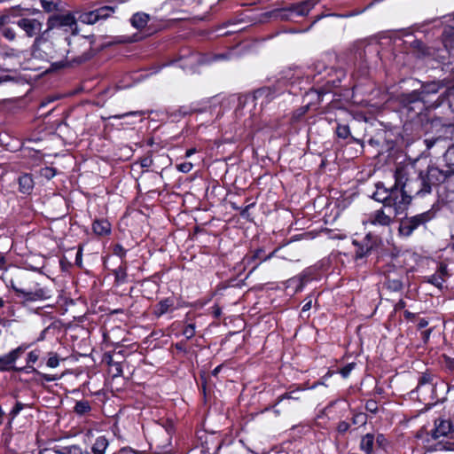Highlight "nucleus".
Returning <instances> with one entry per match:
<instances>
[{"instance_id":"f257e3e1","label":"nucleus","mask_w":454,"mask_h":454,"mask_svg":"<svg viewBox=\"0 0 454 454\" xmlns=\"http://www.w3.org/2000/svg\"><path fill=\"white\" fill-rule=\"evenodd\" d=\"M413 167L399 166L395 168V184L387 187L399 198L406 200L405 208L410 206L413 197H425L432 192V187L444 183L454 175V169L447 167L446 169L429 166L426 171H419L415 176Z\"/></svg>"},{"instance_id":"f03ea898","label":"nucleus","mask_w":454,"mask_h":454,"mask_svg":"<svg viewBox=\"0 0 454 454\" xmlns=\"http://www.w3.org/2000/svg\"><path fill=\"white\" fill-rule=\"evenodd\" d=\"M375 187L376 190L372 198L380 202L382 207L370 214L368 222L372 225L390 226L398 215L407 210L405 208L406 200L403 198L398 199L397 195L391 192L383 183L376 184Z\"/></svg>"},{"instance_id":"7ed1b4c3","label":"nucleus","mask_w":454,"mask_h":454,"mask_svg":"<svg viewBox=\"0 0 454 454\" xmlns=\"http://www.w3.org/2000/svg\"><path fill=\"white\" fill-rule=\"evenodd\" d=\"M445 85L443 81L423 82L419 90L399 95L397 100L403 111H406L409 118L413 119L426 108V98L431 94L438 93Z\"/></svg>"},{"instance_id":"20e7f679","label":"nucleus","mask_w":454,"mask_h":454,"mask_svg":"<svg viewBox=\"0 0 454 454\" xmlns=\"http://www.w3.org/2000/svg\"><path fill=\"white\" fill-rule=\"evenodd\" d=\"M442 43L443 48L434 45H427L421 41H414L413 50L417 56L427 60H434L438 63L445 64L449 62V58H454V27H446L442 34Z\"/></svg>"},{"instance_id":"39448f33","label":"nucleus","mask_w":454,"mask_h":454,"mask_svg":"<svg viewBox=\"0 0 454 454\" xmlns=\"http://www.w3.org/2000/svg\"><path fill=\"white\" fill-rule=\"evenodd\" d=\"M18 297H22L26 301H36L50 298L49 292L41 287L33 280V277L27 272H20L15 278H12L9 286Z\"/></svg>"},{"instance_id":"423d86ee","label":"nucleus","mask_w":454,"mask_h":454,"mask_svg":"<svg viewBox=\"0 0 454 454\" xmlns=\"http://www.w3.org/2000/svg\"><path fill=\"white\" fill-rule=\"evenodd\" d=\"M321 0H305L287 7L276 9L270 13L271 18L283 21H296L298 18L307 16Z\"/></svg>"},{"instance_id":"0eeeda50","label":"nucleus","mask_w":454,"mask_h":454,"mask_svg":"<svg viewBox=\"0 0 454 454\" xmlns=\"http://www.w3.org/2000/svg\"><path fill=\"white\" fill-rule=\"evenodd\" d=\"M433 218V214L427 211L412 216H405L400 220L398 234L409 238L419 227L426 225Z\"/></svg>"},{"instance_id":"6e6552de","label":"nucleus","mask_w":454,"mask_h":454,"mask_svg":"<svg viewBox=\"0 0 454 454\" xmlns=\"http://www.w3.org/2000/svg\"><path fill=\"white\" fill-rule=\"evenodd\" d=\"M77 20L71 12L66 14H54L48 18L47 31L60 29L66 33L76 27Z\"/></svg>"},{"instance_id":"1a4fd4ad","label":"nucleus","mask_w":454,"mask_h":454,"mask_svg":"<svg viewBox=\"0 0 454 454\" xmlns=\"http://www.w3.org/2000/svg\"><path fill=\"white\" fill-rule=\"evenodd\" d=\"M115 12L113 6H101L92 11L82 12L78 16V20L83 24L93 25L99 20H105Z\"/></svg>"},{"instance_id":"9d476101","label":"nucleus","mask_w":454,"mask_h":454,"mask_svg":"<svg viewBox=\"0 0 454 454\" xmlns=\"http://www.w3.org/2000/svg\"><path fill=\"white\" fill-rule=\"evenodd\" d=\"M28 348V345L22 344L16 348L11 350L9 353L0 356V372H21L22 368L15 366L16 361L25 353Z\"/></svg>"},{"instance_id":"9b49d317","label":"nucleus","mask_w":454,"mask_h":454,"mask_svg":"<svg viewBox=\"0 0 454 454\" xmlns=\"http://www.w3.org/2000/svg\"><path fill=\"white\" fill-rule=\"evenodd\" d=\"M17 25L25 32L28 37H35V43L40 39V33L43 29V22L37 19L22 18L17 21Z\"/></svg>"},{"instance_id":"f8f14e48","label":"nucleus","mask_w":454,"mask_h":454,"mask_svg":"<svg viewBox=\"0 0 454 454\" xmlns=\"http://www.w3.org/2000/svg\"><path fill=\"white\" fill-rule=\"evenodd\" d=\"M353 244L357 247L355 253V259L359 260L367 256L371 253L376 245V241L372 240L371 234H367L362 243L354 240Z\"/></svg>"},{"instance_id":"ddd939ff","label":"nucleus","mask_w":454,"mask_h":454,"mask_svg":"<svg viewBox=\"0 0 454 454\" xmlns=\"http://www.w3.org/2000/svg\"><path fill=\"white\" fill-rule=\"evenodd\" d=\"M279 92L276 87H262L254 92V99L255 101L261 100V105L270 103Z\"/></svg>"},{"instance_id":"4468645a","label":"nucleus","mask_w":454,"mask_h":454,"mask_svg":"<svg viewBox=\"0 0 454 454\" xmlns=\"http://www.w3.org/2000/svg\"><path fill=\"white\" fill-rule=\"evenodd\" d=\"M435 427L432 430L431 435L434 440L439 439L442 436H448L452 434V426L450 420L437 419L435 420Z\"/></svg>"},{"instance_id":"2eb2a0df","label":"nucleus","mask_w":454,"mask_h":454,"mask_svg":"<svg viewBox=\"0 0 454 454\" xmlns=\"http://www.w3.org/2000/svg\"><path fill=\"white\" fill-rule=\"evenodd\" d=\"M175 299L168 297L160 300L154 307L153 314L157 317H160L162 315L175 310Z\"/></svg>"},{"instance_id":"dca6fc26","label":"nucleus","mask_w":454,"mask_h":454,"mask_svg":"<svg viewBox=\"0 0 454 454\" xmlns=\"http://www.w3.org/2000/svg\"><path fill=\"white\" fill-rule=\"evenodd\" d=\"M93 231L99 236L107 235L111 231V224L107 220H96L92 224Z\"/></svg>"},{"instance_id":"f3484780","label":"nucleus","mask_w":454,"mask_h":454,"mask_svg":"<svg viewBox=\"0 0 454 454\" xmlns=\"http://www.w3.org/2000/svg\"><path fill=\"white\" fill-rule=\"evenodd\" d=\"M149 20L150 17L147 13L137 12L131 17L130 23L135 28L142 29L147 25Z\"/></svg>"},{"instance_id":"a211bd4d","label":"nucleus","mask_w":454,"mask_h":454,"mask_svg":"<svg viewBox=\"0 0 454 454\" xmlns=\"http://www.w3.org/2000/svg\"><path fill=\"white\" fill-rule=\"evenodd\" d=\"M20 192L25 194L30 193L34 187L33 178L28 174H24L19 177Z\"/></svg>"},{"instance_id":"6ab92c4d","label":"nucleus","mask_w":454,"mask_h":454,"mask_svg":"<svg viewBox=\"0 0 454 454\" xmlns=\"http://www.w3.org/2000/svg\"><path fill=\"white\" fill-rule=\"evenodd\" d=\"M109 445V442L106 436H99L95 440L91 447V451L93 454H105L106 450Z\"/></svg>"},{"instance_id":"aec40b11","label":"nucleus","mask_w":454,"mask_h":454,"mask_svg":"<svg viewBox=\"0 0 454 454\" xmlns=\"http://www.w3.org/2000/svg\"><path fill=\"white\" fill-rule=\"evenodd\" d=\"M374 446V435L372 434H366L362 437L360 442V449L366 454L372 453Z\"/></svg>"},{"instance_id":"412c9836","label":"nucleus","mask_w":454,"mask_h":454,"mask_svg":"<svg viewBox=\"0 0 454 454\" xmlns=\"http://www.w3.org/2000/svg\"><path fill=\"white\" fill-rule=\"evenodd\" d=\"M56 450L59 454H89L88 452H83L81 446L74 444V445H56Z\"/></svg>"},{"instance_id":"4be33fe9","label":"nucleus","mask_w":454,"mask_h":454,"mask_svg":"<svg viewBox=\"0 0 454 454\" xmlns=\"http://www.w3.org/2000/svg\"><path fill=\"white\" fill-rule=\"evenodd\" d=\"M90 411L91 406L90 402L87 400L77 401L74 407V411L79 416H83L89 413Z\"/></svg>"},{"instance_id":"5701e85b","label":"nucleus","mask_w":454,"mask_h":454,"mask_svg":"<svg viewBox=\"0 0 454 454\" xmlns=\"http://www.w3.org/2000/svg\"><path fill=\"white\" fill-rule=\"evenodd\" d=\"M384 286L392 292H399L403 289V285L400 278H391L390 276H387Z\"/></svg>"},{"instance_id":"b1692460","label":"nucleus","mask_w":454,"mask_h":454,"mask_svg":"<svg viewBox=\"0 0 454 454\" xmlns=\"http://www.w3.org/2000/svg\"><path fill=\"white\" fill-rule=\"evenodd\" d=\"M204 61L198 53H190L185 58V62L181 65L183 68H192L197 64H202Z\"/></svg>"},{"instance_id":"393cba45","label":"nucleus","mask_w":454,"mask_h":454,"mask_svg":"<svg viewBox=\"0 0 454 454\" xmlns=\"http://www.w3.org/2000/svg\"><path fill=\"white\" fill-rule=\"evenodd\" d=\"M43 9L47 12H51L58 10L59 0H41Z\"/></svg>"},{"instance_id":"a878e982","label":"nucleus","mask_w":454,"mask_h":454,"mask_svg":"<svg viewBox=\"0 0 454 454\" xmlns=\"http://www.w3.org/2000/svg\"><path fill=\"white\" fill-rule=\"evenodd\" d=\"M336 134L340 138H348L350 136L349 127L344 124H338L336 127Z\"/></svg>"},{"instance_id":"bb28decb","label":"nucleus","mask_w":454,"mask_h":454,"mask_svg":"<svg viewBox=\"0 0 454 454\" xmlns=\"http://www.w3.org/2000/svg\"><path fill=\"white\" fill-rule=\"evenodd\" d=\"M127 266L126 262L122 263L114 270V275L117 280L124 282L127 278Z\"/></svg>"},{"instance_id":"cd10ccee","label":"nucleus","mask_w":454,"mask_h":454,"mask_svg":"<svg viewBox=\"0 0 454 454\" xmlns=\"http://www.w3.org/2000/svg\"><path fill=\"white\" fill-rule=\"evenodd\" d=\"M367 422V416L365 413L359 412L353 415L352 423L354 425L364 426Z\"/></svg>"},{"instance_id":"c85d7f7f","label":"nucleus","mask_w":454,"mask_h":454,"mask_svg":"<svg viewBox=\"0 0 454 454\" xmlns=\"http://www.w3.org/2000/svg\"><path fill=\"white\" fill-rule=\"evenodd\" d=\"M39 356H40L39 350H32L27 354V368H29L31 370H32V368H34L33 366L30 365V364H35V362H37V360L39 359Z\"/></svg>"},{"instance_id":"c756f323","label":"nucleus","mask_w":454,"mask_h":454,"mask_svg":"<svg viewBox=\"0 0 454 454\" xmlns=\"http://www.w3.org/2000/svg\"><path fill=\"white\" fill-rule=\"evenodd\" d=\"M433 374L425 372L422 375L419 376L418 386H424L427 384H432L433 383Z\"/></svg>"},{"instance_id":"7c9ffc66","label":"nucleus","mask_w":454,"mask_h":454,"mask_svg":"<svg viewBox=\"0 0 454 454\" xmlns=\"http://www.w3.org/2000/svg\"><path fill=\"white\" fill-rule=\"evenodd\" d=\"M47 360V366L50 368H56L59 364V358L56 353H50Z\"/></svg>"},{"instance_id":"2f4dec72","label":"nucleus","mask_w":454,"mask_h":454,"mask_svg":"<svg viewBox=\"0 0 454 454\" xmlns=\"http://www.w3.org/2000/svg\"><path fill=\"white\" fill-rule=\"evenodd\" d=\"M195 329L196 327L194 324H189L184 327L183 334L185 336L187 340H190L195 335Z\"/></svg>"},{"instance_id":"473e14b6","label":"nucleus","mask_w":454,"mask_h":454,"mask_svg":"<svg viewBox=\"0 0 454 454\" xmlns=\"http://www.w3.org/2000/svg\"><path fill=\"white\" fill-rule=\"evenodd\" d=\"M427 282L434 285V286H436L438 288H442L443 279L440 275L434 274V275L428 277Z\"/></svg>"},{"instance_id":"72a5a7b5","label":"nucleus","mask_w":454,"mask_h":454,"mask_svg":"<svg viewBox=\"0 0 454 454\" xmlns=\"http://www.w3.org/2000/svg\"><path fill=\"white\" fill-rule=\"evenodd\" d=\"M32 372L36 373L38 376H40L41 379H43V380H45L47 382L55 381V380L59 379L56 375H51V374H46V373L40 372L35 368H32Z\"/></svg>"},{"instance_id":"f704fd0d","label":"nucleus","mask_w":454,"mask_h":454,"mask_svg":"<svg viewBox=\"0 0 454 454\" xmlns=\"http://www.w3.org/2000/svg\"><path fill=\"white\" fill-rule=\"evenodd\" d=\"M1 35L9 41H13L16 37V33L12 27H5L0 31Z\"/></svg>"},{"instance_id":"c9c22d12","label":"nucleus","mask_w":454,"mask_h":454,"mask_svg":"<svg viewBox=\"0 0 454 454\" xmlns=\"http://www.w3.org/2000/svg\"><path fill=\"white\" fill-rule=\"evenodd\" d=\"M355 367H356L355 363L348 364L347 365H345L344 367H342L340 370V373L344 379H346L349 376L350 372L354 370Z\"/></svg>"},{"instance_id":"e433bc0d","label":"nucleus","mask_w":454,"mask_h":454,"mask_svg":"<svg viewBox=\"0 0 454 454\" xmlns=\"http://www.w3.org/2000/svg\"><path fill=\"white\" fill-rule=\"evenodd\" d=\"M24 407H25L24 403H22L20 402H17L10 412L11 419H15L18 416V414L24 409Z\"/></svg>"},{"instance_id":"4c0bfd02","label":"nucleus","mask_w":454,"mask_h":454,"mask_svg":"<svg viewBox=\"0 0 454 454\" xmlns=\"http://www.w3.org/2000/svg\"><path fill=\"white\" fill-rule=\"evenodd\" d=\"M142 114H143V112H140V111H131V112L124 113V114H115V115L111 116L110 118L120 120V119H122V118H125V117H128V116H140Z\"/></svg>"},{"instance_id":"58836bf2","label":"nucleus","mask_w":454,"mask_h":454,"mask_svg":"<svg viewBox=\"0 0 454 454\" xmlns=\"http://www.w3.org/2000/svg\"><path fill=\"white\" fill-rule=\"evenodd\" d=\"M365 409L367 411L376 413L378 411V403L374 400H368L365 403Z\"/></svg>"},{"instance_id":"ea45409f","label":"nucleus","mask_w":454,"mask_h":454,"mask_svg":"<svg viewBox=\"0 0 454 454\" xmlns=\"http://www.w3.org/2000/svg\"><path fill=\"white\" fill-rule=\"evenodd\" d=\"M350 427V425L348 422L347 421H340L338 426H337V432L340 434H345Z\"/></svg>"},{"instance_id":"a19ab883","label":"nucleus","mask_w":454,"mask_h":454,"mask_svg":"<svg viewBox=\"0 0 454 454\" xmlns=\"http://www.w3.org/2000/svg\"><path fill=\"white\" fill-rule=\"evenodd\" d=\"M126 253H127V250L124 249L122 246H121L119 244L114 246V254L115 255H118L119 257L123 258V257H125Z\"/></svg>"},{"instance_id":"79ce46f5","label":"nucleus","mask_w":454,"mask_h":454,"mask_svg":"<svg viewBox=\"0 0 454 454\" xmlns=\"http://www.w3.org/2000/svg\"><path fill=\"white\" fill-rule=\"evenodd\" d=\"M295 392L293 391V392H289V393H286L282 395H280L278 398V403H279L280 402H282L284 399H294V400H298L299 399V396H296L295 395Z\"/></svg>"},{"instance_id":"37998d69","label":"nucleus","mask_w":454,"mask_h":454,"mask_svg":"<svg viewBox=\"0 0 454 454\" xmlns=\"http://www.w3.org/2000/svg\"><path fill=\"white\" fill-rule=\"evenodd\" d=\"M192 164L191 162H184L177 166V169L183 173H188L192 170Z\"/></svg>"},{"instance_id":"c03bdc74","label":"nucleus","mask_w":454,"mask_h":454,"mask_svg":"<svg viewBox=\"0 0 454 454\" xmlns=\"http://www.w3.org/2000/svg\"><path fill=\"white\" fill-rule=\"evenodd\" d=\"M444 100H445V95L442 94L438 97V98L434 103L429 105L427 107L431 108V109H435V108L439 107Z\"/></svg>"},{"instance_id":"a18cd8bd","label":"nucleus","mask_w":454,"mask_h":454,"mask_svg":"<svg viewBox=\"0 0 454 454\" xmlns=\"http://www.w3.org/2000/svg\"><path fill=\"white\" fill-rule=\"evenodd\" d=\"M308 110V106L301 107L298 110H296L293 114V119L299 120L301 116H303Z\"/></svg>"},{"instance_id":"49530a36","label":"nucleus","mask_w":454,"mask_h":454,"mask_svg":"<svg viewBox=\"0 0 454 454\" xmlns=\"http://www.w3.org/2000/svg\"><path fill=\"white\" fill-rule=\"evenodd\" d=\"M10 21V16L8 15H2L0 16V31L6 27V25L9 23Z\"/></svg>"},{"instance_id":"de8ad7c7","label":"nucleus","mask_w":454,"mask_h":454,"mask_svg":"<svg viewBox=\"0 0 454 454\" xmlns=\"http://www.w3.org/2000/svg\"><path fill=\"white\" fill-rule=\"evenodd\" d=\"M263 251L262 249H257L254 254L247 258L248 262L254 261L255 259H260V255Z\"/></svg>"},{"instance_id":"09e8293b","label":"nucleus","mask_w":454,"mask_h":454,"mask_svg":"<svg viewBox=\"0 0 454 454\" xmlns=\"http://www.w3.org/2000/svg\"><path fill=\"white\" fill-rule=\"evenodd\" d=\"M38 454H59V452L56 450V446L51 449H44L41 450Z\"/></svg>"},{"instance_id":"8fccbe9b","label":"nucleus","mask_w":454,"mask_h":454,"mask_svg":"<svg viewBox=\"0 0 454 454\" xmlns=\"http://www.w3.org/2000/svg\"><path fill=\"white\" fill-rule=\"evenodd\" d=\"M432 333V329H427L422 333V338L424 342H427Z\"/></svg>"},{"instance_id":"3c124183","label":"nucleus","mask_w":454,"mask_h":454,"mask_svg":"<svg viewBox=\"0 0 454 454\" xmlns=\"http://www.w3.org/2000/svg\"><path fill=\"white\" fill-rule=\"evenodd\" d=\"M254 203H251V204H249V205L246 206L243 209H241V211H240V215H241V216L245 217V216L247 215L248 210H249L252 207H254Z\"/></svg>"},{"instance_id":"603ef678","label":"nucleus","mask_w":454,"mask_h":454,"mask_svg":"<svg viewBox=\"0 0 454 454\" xmlns=\"http://www.w3.org/2000/svg\"><path fill=\"white\" fill-rule=\"evenodd\" d=\"M428 325V321L426 318H420L418 324V328L422 329Z\"/></svg>"},{"instance_id":"864d4df0","label":"nucleus","mask_w":454,"mask_h":454,"mask_svg":"<svg viewBox=\"0 0 454 454\" xmlns=\"http://www.w3.org/2000/svg\"><path fill=\"white\" fill-rule=\"evenodd\" d=\"M404 317H405V318L407 320L412 321V320H414L416 315L414 313H411V312L408 311V310H405L404 311Z\"/></svg>"},{"instance_id":"5fc2aeb1","label":"nucleus","mask_w":454,"mask_h":454,"mask_svg":"<svg viewBox=\"0 0 454 454\" xmlns=\"http://www.w3.org/2000/svg\"><path fill=\"white\" fill-rule=\"evenodd\" d=\"M274 254H275V251H274V252H272V253H270L269 255H267V256H266V257H264L263 259H262L260 262L256 263V264L253 267L252 270H255V269L258 267V265H259L262 262H263V261H267V260L270 259L271 257H273Z\"/></svg>"},{"instance_id":"6e6d98bb","label":"nucleus","mask_w":454,"mask_h":454,"mask_svg":"<svg viewBox=\"0 0 454 454\" xmlns=\"http://www.w3.org/2000/svg\"><path fill=\"white\" fill-rule=\"evenodd\" d=\"M55 175L54 173V170L52 168H45V176L47 178H51L53 176Z\"/></svg>"},{"instance_id":"4d7b16f0","label":"nucleus","mask_w":454,"mask_h":454,"mask_svg":"<svg viewBox=\"0 0 454 454\" xmlns=\"http://www.w3.org/2000/svg\"><path fill=\"white\" fill-rule=\"evenodd\" d=\"M5 265H6V260H5L4 256L0 255V269L5 270L6 269Z\"/></svg>"},{"instance_id":"13d9d810","label":"nucleus","mask_w":454,"mask_h":454,"mask_svg":"<svg viewBox=\"0 0 454 454\" xmlns=\"http://www.w3.org/2000/svg\"><path fill=\"white\" fill-rule=\"evenodd\" d=\"M311 303H312V301L309 300V301H307L303 306H302V311H307L309 310L310 308H311Z\"/></svg>"},{"instance_id":"bf43d9fd","label":"nucleus","mask_w":454,"mask_h":454,"mask_svg":"<svg viewBox=\"0 0 454 454\" xmlns=\"http://www.w3.org/2000/svg\"><path fill=\"white\" fill-rule=\"evenodd\" d=\"M196 153V149L195 148H191V149H188L186 152H185V157H191L192 154H194Z\"/></svg>"},{"instance_id":"052dcab7","label":"nucleus","mask_w":454,"mask_h":454,"mask_svg":"<svg viewBox=\"0 0 454 454\" xmlns=\"http://www.w3.org/2000/svg\"><path fill=\"white\" fill-rule=\"evenodd\" d=\"M213 309H214V311H213V312H214V315H215L216 317H220V315H221V313H222L221 309H220L219 307L215 306V307H214V308H213Z\"/></svg>"},{"instance_id":"680f3d73","label":"nucleus","mask_w":454,"mask_h":454,"mask_svg":"<svg viewBox=\"0 0 454 454\" xmlns=\"http://www.w3.org/2000/svg\"><path fill=\"white\" fill-rule=\"evenodd\" d=\"M223 365H218L216 366L213 371H212V375L213 376H217L218 373L220 372L221 369H222Z\"/></svg>"},{"instance_id":"e2e57ef3","label":"nucleus","mask_w":454,"mask_h":454,"mask_svg":"<svg viewBox=\"0 0 454 454\" xmlns=\"http://www.w3.org/2000/svg\"><path fill=\"white\" fill-rule=\"evenodd\" d=\"M226 58L225 54H216L214 56L213 60L225 59Z\"/></svg>"},{"instance_id":"0e129e2a","label":"nucleus","mask_w":454,"mask_h":454,"mask_svg":"<svg viewBox=\"0 0 454 454\" xmlns=\"http://www.w3.org/2000/svg\"><path fill=\"white\" fill-rule=\"evenodd\" d=\"M384 436L382 434H379L378 437H377V442L381 445L383 441H384Z\"/></svg>"},{"instance_id":"69168bd1","label":"nucleus","mask_w":454,"mask_h":454,"mask_svg":"<svg viewBox=\"0 0 454 454\" xmlns=\"http://www.w3.org/2000/svg\"><path fill=\"white\" fill-rule=\"evenodd\" d=\"M240 29H241V28H239V30H240ZM236 31H238V29L229 30V31H226V32H224V33H221L220 35H228V34L234 33V32H236Z\"/></svg>"},{"instance_id":"338daca9","label":"nucleus","mask_w":454,"mask_h":454,"mask_svg":"<svg viewBox=\"0 0 454 454\" xmlns=\"http://www.w3.org/2000/svg\"><path fill=\"white\" fill-rule=\"evenodd\" d=\"M404 306L405 302L402 300L397 303V308H403Z\"/></svg>"},{"instance_id":"774afa93","label":"nucleus","mask_w":454,"mask_h":454,"mask_svg":"<svg viewBox=\"0 0 454 454\" xmlns=\"http://www.w3.org/2000/svg\"><path fill=\"white\" fill-rule=\"evenodd\" d=\"M131 450H127V449H122L121 450V454H127L128 452H130Z\"/></svg>"}]
</instances>
